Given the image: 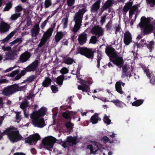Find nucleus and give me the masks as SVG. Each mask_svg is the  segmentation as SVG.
Segmentation results:
<instances>
[{
  "instance_id": "15",
  "label": "nucleus",
  "mask_w": 155,
  "mask_h": 155,
  "mask_svg": "<svg viewBox=\"0 0 155 155\" xmlns=\"http://www.w3.org/2000/svg\"><path fill=\"white\" fill-rule=\"evenodd\" d=\"M142 68L147 76L150 79V82L152 84H155V74H150L149 70L147 68L145 67Z\"/></svg>"
},
{
  "instance_id": "52",
  "label": "nucleus",
  "mask_w": 155,
  "mask_h": 155,
  "mask_svg": "<svg viewBox=\"0 0 155 155\" xmlns=\"http://www.w3.org/2000/svg\"><path fill=\"white\" fill-rule=\"evenodd\" d=\"M12 7V4L11 2H8L6 5V6L4 8V10L5 11H8Z\"/></svg>"
},
{
  "instance_id": "60",
  "label": "nucleus",
  "mask_w": 155,
  "mask_h": 155,
  "mask_svg": "<svg viewBox=\"0 0 155 155\" xmlns=\"http://www.w3.org/2000/svg\"><path fill=\"white\" fill-rule=\"evenodd\" d=\"M17 67H18V66H17L16 65H15V66H14L13 67L10 68H8V69L5 70L4 71V72L5 73H7V72H9L11 71L13 69H15V68Z\"/></svg>"
},
{
  "instance_id": "21",
  "label": "nucleus",
  "mask_w": 155,
  "mask_h": 155,
  "mask_svg": "<svg viewBox=\"0 0 155 155\" xmlns=\"http://www.w3.org/2000/svg\"><path fill=\"white\" fill-rule=\"evenodd\" d=\"M113 4V3L112 0H107V1L101 8L100 14H102L105 10L109 8L110 7L112 6Z\"/></svg>"
},
{
  "instance_id": "61",
  "label": "nucleus",
  "mask_w": 155,
  "mask_h": 155,
  "mask_svg": "<svg viewBox=\"0 0 155 155\" xmlns=\"http://www.w3.org/2000/svg\"><path fill=\"white\" fill-rule=\"evenodd\" d=\"M2 48L4 51H9L11 49V48L9 46L5 47L4 46H3L2 47Z\"/></svg>"
},
{
  "instance_id": "27",
  "label": "nucleus",
  "mask_w": 155,
  "mask_h": 155,
  "mask_svg": "<svg viewBox=\"0 0 155 155\" xmlns=\"http://www.w3.org/2000/svg\"><path fill=\"white\" fill-rule=\"evenodd\" d=\"M100 2H101L100 0H98L93 4L92 6V11L95 12L97 11L100 8Z\"/></svg>"
},
{
  "instance_id": "4",
  "label": "nucleus",
  "mask_w": 155,
  "mask_h": 155,
  "mask_svg": "<svg viewBox=\"0 0 155 155\" xmlns=\"http://www.w3.org/2000/svg\"><path fill=\"white\" fill-rule=\"evenodd\" d=\"M56 139L52 136L45 137L42 143L39 145L38 147L40 149L45 148L51 151L54 143L56 142Z\"/></svg>"
},
{
  "instance_id": "14",
  "label": "nucleus",
  "mask_w": 155,
  "mask_h": 155,
  "mask_svg": "<svg viewBox=\"0 0 155 155\" xmlns=\"http://www.w3.org/2000/svg\"><path fill=\"white\" fill-rule=\"evenodd\" d=\"M40 28L39 24H36L31 30V34L33 39H36L37 38L39 31Z\"/></svg>"
},
{
  "instance_id": "32",
  "label": "nucleus",
  "mask_w": 155,
  "mask_h": 155,
  "mask_svg": "<svg viewBox=\"0 0 155 155\" xmlns=\"http://www.w3.org/2000/svg\"><path fill=\"white\" fill-rule=\"evenodd\" d=\"M111 102L113 103L116 106L121 108L123 107V105L124 104L119 100H114Z\"/></svg>"
},
{
  "instance_id": "29",
  "label": "nucleus",
  "mask_w": 155,
  "mask_h": 155,
  "mask_svg": "<svg viewBox=\"0 0 155 155\" xmlns=\"http://www.w3.org/2000/svg\"><path fill=\"white\" fill-rule=\"evenodd\" d=\"M115 89L120 94L123 93L122 90L120 81H119L117 82L115 84Z\"/></svg>"
},
{
  "instance_id": "45",
  "label": "nucleus",
  "mask_w": 155,
  "mask_h": 155,
  "mask_svg": "<svg viewBox=\"0 0 155 155\" xmlns=\"http://www.w3.org/2000/svg\"><path fill=\"white\" fill-rule=\"evenodd\" d=\"M36 77L35 75H32L28 77L26 79V81L31 83L36 79Z\"/></svg>"
},
{
  "instance_id": "26",
  "label": "nucleus",
  "mask_w": 155,
  "mask_h": 155,
  "mask_svg": "<svg viewBox=\"0 0 155 155\" xmlns=\"http://www.w3.org/2000/svg\"><path fill=\"white\" fill-rule=\"evenodd\" d=\"M17 32V29L11 32L2 41V42L4 43L8 41L12 38Z\"/></svg>"
},
{
  "instance_id": "8",
  "label": "nucleus",
  "mask_w": 155,
  "mask_h": 155,
  "mask_svg": "<svg viewBox=\"0 0 155 155\" xmlns=\"http://www.w3.org/2000/svg\"><path fill=\"white\" fill-rule=\"evenodd\" d=\"M55 26V24H54L53 27H51L44 34L38 45V47H42L46 43L47 39L51 36Z\"/></svg>"
},
{
  "instance_id": "13",
  "label": "nucleus",
  "mask_w": 155,
  "mask_h": 155,
  "mask_svg": "<svg viewBox=\"0 0 155 155\" xmlns=\"http://www.w3.org/2000/svg\"><path fill=\"white\" fill-rule=\"evenodd\" d=\"M91 31L92 34L97 36V38H99L103 35L104 30L99 26L96 25L92 28Z\"/></svg>"
},
{
  "instance_id": "12",
  "label": "nucleus",
  "mask_w": 155,
  "mask_h": 155,
  "mask_svg": "<svg viewBox=\"0 0 155 155\" xmlns=\"http://www.w3.org/2000/svg\"><path fill=\"white\" fill-rule=\"evenodd\" d=\"M121 77H130L131 76V72L132 70L127 65H123L122 67Z\"/></svg>"
},
{
  "instance_id": "44",
  "label": "nucleus",
  "mask_w": 155,
  "mask_h": 155,
  "mask_svg": "<svg viewBox=\"0 0 155 155\" xmlns=\"http://www.w3.org/2000/svg\"><path fill=\"white\" fill-rule=\"evenodd\" d=\"M114 29L115 30V33L117 34V32H120L121 31V29L120 27V25L116 24L115 25V27H114Z\"/></svg>"
},
{
  "instance_id": "5",
  "label": "nucleus",
  "mask_w": 155,
  "mask_h": 155,
  "mask_svg": "<svg viewBox=\"0 0 155 155\" xmlns=\"http://www.w3.org/2000/svg\"><path fill=\"white\" fill-rule=\"evenodd\" d=\"M26 88V85L19 86L18 84H14L5 88L2 93L5 95L9 96L17 91L25 89Z\"/></svg>"
},
{
  "instance_id": "19",
  "label": "nucleus",
  "mask_w": 155,
  "mask_h": 155,
  "mask_svg": "<svg viewBox=\"0 0 155 155\" xmlns=\"http://www.w3.org/2000/svg\"><path fill=\"white\" fill-rule=\"evenodd\" d=\"M132 38L130 33L128 31L124 33V42L126 45H128L132 42Z\"/></svg>"
},
{
  "instance_id": "7",
  "label": "nucleus",
  "mask_w": 155,
  "mask_h": 155,
  "mask_svg": "<svg viewBox=\"0 0 155 155\" xmlns=\"http://www.w3.org/2000/svg\"><path fill=\"white\" fill-rule=\"evenodd\" d=\"M80 81L82 85H78V89L79 90H82L83 92H87L88 94L89 95L88 92H90L89 85L92 84L93 82L92 78H89L87 79V81L83 80L81 79Z\"/></svg>"
},
{
  "instance_id": "63",
  "label": "nucleus",
  "mask_w": 155,
  "mask_h": 155,
  "mask_svg": "<svg viewBox=\"0 0 155 155\" xmlns=\"http://www.w3.org/2000/svg\"><path fill=\"white\" fill-rule=\"evenodd\" d=\"M26 24L25 25V27H27L31 25V21L30 19L28 18L26 20Z\"/></svg>"
},
{
  "instance_id": "42",
  "label": "nucleus",
  "mask_w": 155,
  "mask_h": 155,
  "mask_svg": "<svg viewBox=\"0 0 155 155\" xmlns=\"http://www.w3.org/2000/svg\"><path fill=\"white\" fill-rule=\"evenodd\" d=\"M64 76L63 75H62L61 76L58 77L56 78V82L59 85H61L64 80Z\"/></svg>"
},
{
  "instance_id": "35",
  "label": "nucleus",
  "mask_w": 155,
  "mask_h": 155,
  "mask_svg": "<svg viewBox=\"0 0 155 155\" xmlns=\"http://www.w3.org/2000/svg\"><path fill=\"white\" fill-rule=\"evenodd\" d=\"M143 101H144L143 100H137L132 103V105L133 106H139L143 103Z\"/></svg>"
},
{
  "instance_id": "3",
  "label": "nucleus",
  "mask_w": 155,
  "mask_h": 155,
  "mask_svg": "<svg viewBox=\"0 0 155 155\" xmlns=\"http://www.w3.org/2000/svg\"><path fill=\"white\" fill-rule=\"evenodd\" d=\"M5 134H7L9 140L12 142H16L20 140L21 136L18 134L17 130L13 127L7 129L0 135V139Z\"/></svg>"
},
{
  "instance_id": "28",
  "label": "nucleus",
  "mask_w": 155,
  "mask_h": 155,
  "mask_svg": "<svg viewBox=\"0 0 155 155\" xmlns=\"http://www.w3.org/2000/svg\"><path fill=\"white\" fill-rule=\"evenodd\" d=\"M77 139L76 137H73L71 136H68V145L69 144H71L73 146L76 144Z\"/></svg>"
},
{
  "instance_id": "16",
  "label": "nucleus",
  "mask_w": 155,
  "mask_h": 155,
  "mask_svg": "<svg viewBox=\"0 0 155 155\" xmlns=\"http://www.w3.org/2000/svg\"><path fill=\"white\" fill-rule=\"evenodd\" d=\"M39 61L36 60L30 64L25 69L27 72L34 71H36L38 68Z\"/></svg>"
},
{
  "instance_id": "50",
  "label": "nucleus",
  "mask_w": 155,
  "mask_h": 155,
  "mask_svg": "<svg viewBox=\"0 0 155 155\" xmlns=\"http://www.w3.org/2000/svg\"><path fill=\"white\" fill-rule=\"evenodd\" d=\"M52 5L51 0H45V8H48L51 6Z\"/></svg>"
},
{
  "instance_id": "30",
  "label": "nucleus",
  "mask_w": 155,
  "mask_h": 155,
  "mask_svg": "<svg viewBox=\"0 0 155 155\" xmlns=\"http://www.w3.org/2000/svg\"><path fill=\"white\" fill-rule=\"evenodd\" d=\"M155 42L153 41H147V43L146 45V46L149 49L150 52L152 51V50L154 48V46Z\"/></svg>"
},
{
  "instance_id": "51",
  "label": "nucleus",
  "mask_w": 155,
  "mask_h": 155,
  "mask_svg": "<svg viewBox=\"0 0 155 155\" xmlns=\"http://www.w3.org/2000/svg\"><path fill=\"white\" fill-rule=\"evenodd\" d=\"M68 23V18H64L62 21V23L63 24L64 28H66L67 27Z\"/></svg>"
},
{
  "instance_id": "48",
  "label": "nucleus",
  "mask_w": 155,
  "mask_h": 155,
  "mask_svg": "<svg viewBox=\"0 0 155 155\" xmlns=\"http://www.w3.org/2000/svg\"><path fill=\"white\" fill-rule=\"evenodd\" d=\"M97 61H100L102 58V52L98 50L97 51Z\"/></svg>"
},
{
  "instance_id": "10",
  "label": "nucleus",
  "mask_w": 155,
  "mask_h": 155,
  "mask_svg": "<svg viewBox=\"0 0 155 155\" xmlns=\"http://www.w3.org/2000/svg\"><path fill=\"white\" fill-rule=\"evenodd\" d=\"M110 60L119 68L123 66L124 63L122 57L118 56L117 54L114 55L113 58H110Z\"/></svg>"
},
{
  "instance_id": "11",
  "label": "nucleus",
  "mask_w": 155,
  "mask_h": 155,
  "mask_svg": "<svg viewBox=\"0 0 155 155\" xmlns=\"http://www.w3.org/2000/svg\"><path fill=\"white\" fill-rule=\"evenodd\" d=\"M87 10L85 7L79 9L76 14L74 18V20L77 23H81L83 16L84 13L86 12Z\"/></svg>"
},
{
  "instance_id": "47",
  "label": "nucleus",
  "mask_w": 155,
  "mask_h": 155,
  "mask_svg": "<svg viewBox=\"0 0 155 155\" xmlns=\"http://www.w3.org/2000/svg\"><path fill=\"white\" fill-rule=\"evenodd\" d=\"M109 117H110V116L108 117L107 116L106 114H105L103 119L104 122L108 125L110 124L111 121V120L109 118Z\"/></svg>"
},
{
  "instance_id": "34",
  "label": "nucleus",
  "mask_w": 155,
  "mask_h": 155,
  "mask_svg": "<svg viewBox=\"0 0 155 155\" xmlns=\"http://www.w3.org/2000/svg\"><path fill=\"white\" fill-rule=\"evenodd\" d=\"M25 70H22L20 73L18 74L15 78L14 80H17L19 79L21 77L24 76L26 73V71H27L26 69H25Z\"/></svg>"
},
{
  "instance_id": "2",
  "label": "nucleus",
  "mask_w": 155,
  "mask_h": 155,
  "mask_svg": "<svg viewBox=\"0 0 155 155\" xmlns=\"http://www.w3.org/2000/svg\"><path fill=\"white\" fill-rule=\"evenodd\" d=\"M149 18H146L142 16L140 18V21L138 25L141 29V31L143 35H148L153 31L154 27L152 24L150 23Z\"/></svg>"
},
{
  "instance_id": "38",
  "label": "nucleus",
  "mask_w": 155,
  "mask_h": 155,
  "mask_svg": "<svg viewBox=\"0 0 155 155\" xmlns=\"http://www.w3.org/2000/svg\"><path fill=\"white\" fill-rule=\"evenodd\" d=\"M22 41V38H18L13 41L10 43L9 44L11 46L17 44H19L21 43Z\"/></svg>"
},
{
  "instance_id": "25",
  "label": "nucleus",
  "mask_w": 155,
  "mask_h": 155,
  "mask_svg": "<svg viewBox=\"0 0 155 155\" xmlns=\"http://www.w3.org/2000/svg\"><path fill=\"white\" fill-rule=\"evenodd\" d=\"M101 119L99 117L98 114L97 113H95L92 116L90 119V121L93 124L97 123L98 121H101Z\"/></svg>"
},
{
  "instance_id": "18",
  "label": "nucleus",
  "mask_w": 155,
  "mask_h": 155,
  "mask_svg": "<svg viewBox=\"0 0 155 155\" xmlns=\"http://www.w3.org/2000/svg\"><path fill=\"white\" fill-rule=\"evenodd\" d=\"M105 52L107 55L110 58H113L115 55L117 54L115 49L112 47H107L105 49Z\"/></svg>"
},
{
  "instance_id": "22",
  "label": "nucleus",
  "mask_w": 155,
  "mask_h": 155,
  "mask_svg": "<svg viewBox=\"0 0 155 155\" xmlns=\"http://www.w3.org/2000/svg\"><path fill=\"white\" fill-rule=\"evenodd\" d=\"M78 40L80 45H83L87 40V34L85 32H83L79 36Z\"/></svg>"
},
{
  "instance_id": "6",
  "label": "nucleus",
  "mask_w": 155,
  "mask_h": 155,
  "mask_svg": "<svg viewBox=\"0 0 155 155\" xmlns=\"http://www.w3.org/2000/svg\"><path fill=\"white\" fill-rule=\"evenodd\" d=\"M78 53L81 55L85 56L88 58L93 59L94 54L95 52V50L92 48H87L79 47L78 48Z\"/></svg>"
},
{
  "instance_id": "36",
  "label": "nucleus",
  "mask_w": 155,
  "mask_h": 155,
  "mask_svg": "<svg viewBox=\"0 0 155 155\" xmlns=\"http://www.w3.org/2000/svg\"><path fill=\"white\" fill-rule=\"evenodd\" d=\"M15 54L13 52H9L6 54L5 60H13L14 58Z\"/></svg>"
},
{
  "instance_id": "62",
  "label": "nucleus",
  "mask_w": 155,
  "mask_h": 155,
  "mask_svg": "<svg viewBox=\"0 0 155 155\" xmlns=\"http://www.w3.org/2000/svg\"><path fill=\"white\" fill-rule=\"evenodd\" d=\"M51 89L52 91L54 93H55L58 91V89L57 87H56V86H51Z\"/></svg>"
},
{
  "instance_id": "59",
  "label": "nucleus",
  "mask_w": 155,
  "mask_h": 155,
  "mask_svg": "<svg viewBox=\"0 0 155 155\" xmlns=\"http://www.w3.org/2000/svg\"><path fill=\"white\" fill-rule=\"evenodd\" d=\"M106 15H104L101 18L100 21V23L102 25L105 22L106 19Z\"/></svg>"
},
{
  "instance_id": "41",
  "label": "nucleus",
  "mask_w": 155,
  "mask_h": 155,
  "mask_svg": "<svg viewBox=\"0 0 155 155\" xmlns=\"http://www.w3.org/2000/svg\"><path fill=\"white\" fill-rule=\"evenodd\" d=\"M21 15V13H15L11 15L10 19L12 20H15L19 17Z\"/></svg>"
},
{
  "instance_id": "17",
  "label": "nucleus",
  "mask_w": 155,
  "mask_h": 155,
  "mask_svg": "<svg viewBox=\"0 0 155 155\" xmlns=\"http://www.w3.org/2000/svg\"><path fill=\"white\" fill-rule=\"evenodd\" d=\"M94 144L98 148L94 152L93 151V148L92 145L89 144L88 145L87 147V148L90 149L91 153H93V154H95L97 152L98 150H99L100 152L102 151V150L101 149L102 147V145L101 144L95 141L94 143Z\"/></svg>"
},
{
  "instance_id": "23",
  "label": "nucleus",
  "mask_w": 155,
  "mask_h": 155,
  "mask_svg": "<svg viewBox=\"0 0 155 155\" xmlns=\"http://www.w3.org/2000/svg\"><path fill=\"white\" fill-rule=\"evenodd\" d=\"M10 26L7 23L2 22L0 25V32L1 33H5L8 31Z\"/></svg>"
},
{
  "instance_id": "46",
  "label": "nucleus",
  "mask_w": 155,
  "mask_h": 155,
  "mask_svg": "<svg viewBox=\"0 0 155 155\" xmlns=\"http://www.w3.org/2000/svg\"><path fill=\"white\" fill-rule=\"evenodd\" d=\"M28 106V104L27 101L26 100H25L20 105V107L21 108L24 109L26 108Z\"/></svg>"
},
{
  "instance_id": "24",
  "label": "nucleus",
  "mask_w": 155,
  "mask_h": 155,
  "mask_svg": "<svg viewBox=\"0 0 155 155\" xmlns=\"http://www.w3.org/2000/svg\"><path fill=\"white\" fill-rule=\"evenodd\" d=\"M30 57V54L28 52H25L22 54L20 57V60L22 62L26 61Z\"/></svg>"
},
{
  "instance_id": "43",
  "label": "nucleus",
  "mask_w": 155,
  "mask_h": 155,
  "mask_svg": "<svg viewBox=\"0 0 155 155\" xmlns=\"http://www.w3.org/2000/svg\"><path fill=\"white\" fill-rule=\"evenodd\" d=\"M132 6L131 2L129 3L126 5L124 7L123 10L124 12L126 13L130 9Z\"/></svg>"
},
{
  "instance_id": "54",
  "label": "nucleus",
  "mask_w": 155,
  "mask_h": 155,
  "mask_svg": "<svg viewBox=\"0 0 155 155\" xmlns=\"http://www.w3.org/2000/svg\"><path fill=\"white\" fill-rule=\"evenodd\" d=\"M20 112H16V121L18 123L19 122L21 119V116L20 115Z\"/></svg>"
},
{
  "instance_id": "37",
  "label": "nucleus",
  "mask_w": 155,
  "mask_h": 155,
  "mask_svg": "<svg viewBox=\"0 0 155 155\" xmlns=\"http://www.w3.org/2000/svg\"><path fill=\"white\" fill-rule=\"evenodd\" d=\"M81 25V23H77V21H75V24L73 29V31L74 33H76L79 29Z\"/></svg>"
},
{
  "instance_id": "39",
  "label": "nucleus",
  "mask_w": 155,
  "mask_h": 155,
  "mask_svg": "<svg viewBox=\"0 0 155 155\" xmlns=\"http://www.w3.org/2000/svg\"><path fill=\"white\" fill-rule=\"evenodd\" d=\"M77 113L76 112L68 110V120H71L72 117L74 119Z\"/></svg>"
},
{
  "instance_id": "31",
  "label": "nucleus",
  "mask_w": 155,
  "mask_h": 155,
  "mask_svg": "<svg viewBox=\"0 0 155 155\" xmlns=\"http://www.w3.org/2000/svg\"><path fill=\"white\" fill-rule=\"evenodd\" d=\"M63 34L61 32H58L55 37V41L56 42H58L63 37Z\"/></svg>"
},
{
  "instance_id": "20",
  "label": "nucleus",
  "mask_w": 155,
  "mask_h": 155,
  "mask_svg": "<svg viewBox=\"0 0 155 155\" xmlns=\"http://www.w3.org/2000/svg\"><path fill=\"white\" fill-rule=\"evenodd\" d=\"M113 4V3L112 0H107V1L101 8L100 14H102L105 10L109 8L110 7L112 6Z\"/></svg>"
},
{
  "instance_id": "55",
  "label": "nucleus",
  "mask_w": 155,
  "mask_h": 155,
  "mask_svg": "<svg viewBox=\"0 0 155 155\" xmlns=\"http://www.w3.org/2000/svg\"><path fill=\"white\" fill-rule=\"evenodd\" d=\"M101 140L103 141L104 143L109 142L110 141V139L107 136H104L101 138Z\"/></svg>"
},
{
  "instance_id": "58",
  "label": "nucleus",
  "mask_w": 155,
  "mask_h": 155,
  "mask_svg": "<svg viewBox=\"0 0 155 155\" xmlns=\"http://www.w3.org/2000/svg\"><path fill=\"white\" fill-rule=\"evenodd\" d=\"M19 72V70L18 69L15 71H13L10 74L9 76L10 77H14L18 74Z\"/></svg>"
},
{
  "instance_id": "56",
  "label": "nucleus",
  "mask_w": 155,
  "mask_h": 155,
  "mask_svg": "<svg viewBox=\"0 0 155 155\" xmlns=\"http://www.w3.org/2000/svg\"><path fill=\"white\" fill-rule=\"evenodd\" d=\"M22 8L20 5H18L15 8V11L16 13H20L22 10Z\"/></svg>"
},
{
  "instance_id": "53",
  "label": "nucleus",
  "mask_w": 155,
  "mask_h": 155,
  "mask_svg": "<svg viewBox=\"0 0 155 155\" xmlns=\"http://www.w3.org/2000/svg\"><path fill=\"white\" fill-rule=\"evenodd\" d=\"M147 3L150 5V7H153L155 5V0H146Z\"/></svg>"
},
{
  "instance_id": "49",
  "label": "nucleus",
  "mask_w": 155,
  "mask_h": 155,
  "mask_svg": "<svg viewBox=\"0 0 155 155\" xmlns=\"http://www.w3.org/2000/svg\"><path fill=\"white\" fill-rule=\"evenodd\" d=\"M97 37L95 36H92L90 39V42L94 44L96 43L97 41Z\"/></svg>"
},
{
  "instance_id": "1",
  "label": "nucleus",
  "mask_w": 155,
  "mask_h": 155,
  "mask_svg": "<svg viewBox=\"0 0 155 155\" xmlns=\"http://www.w3.org/2000/svg\"><path fill=\"white\" fill-rule=\"evenodd\" d=\"M46 108L42 107L39 110L33 112L31 114L32 123L35 127L42 128L45 125L44 118L42 117L45 114Z\"/></svg>"
},
{
  "instance_id": "64",
  "label": "nucleus",
  "mask_w": 155,
  "mask_h": 155,
  "mask_svg": "<svg viewBox=\"0 0 155 155\" xmlns=\"http://www.w3.org/2000/svg\"><path fill=\"white\" fill-rule=\"evenodd\" d=\"M61 72L63 74H65L68 73V70L67 68H63L61 70Z\"/></svg>"
},
{
  "instance_id": "33",
  "label": "nucleus",
  "mask_w": 155,
  "mask_h": 155,
  "mask_svg": "<svg viewBox=\"0 0 155 155\" xmlns=\"http://www.w3.org/2000/svg\"><path fill=\"white\" fill-rule=\"evenodd\" d=\"M51 82V79L48 78L46 77L45 78V80L42 83V84L43 86L47 87L50 84Z\"/></svg>"
},
{
  "instance_id": "57",
  "label": "nucleus",
  "mask_w": 155,
  "mask_h": 155,
  "mask_svg": "<svg viewBox=\"0 0 155 155\" xmlns=\"http://www.w3.org/2000/svg\"><path fill=\"white\" fill-rule=\"evenodd\" d=\"M112 23V21H109L107 24L106 25V28L107 29V30H110L111 28V24Z\"/></svg>"
},
{
  "instance_id": "9",
  "label": "nucleus",
  "mask_w": 155,
  "mask_h": 155,
  "mask_svg": "<svg viewBox=\"0 0 155 155\" xmlns=\"http://www.w3.org/2000/svg\"><path fill=\"white\" fill-rule=\"evenodd\" d=\"M40 139V137L38 134H35L30 135L25 139V142L30 145L35 144L37 141Z\"/></svg>"
},
{
  "instance_id": "40",
  "label": "nucleus",
  "mask_w": 155,
  "mask_h": 155,
  "mask_svg": "<svg viewBox=\"0 0 155 155\" xmlns=\"http://www.w3.org/2000/svg\"><path fill=\"white\" fill-rule=\"evenodd\" d=\"M74 128V124L71 122V120H68V134L73 132Z\"/></svg>"
}]
</instances>
